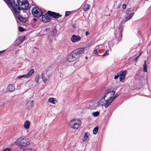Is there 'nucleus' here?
<instances>
[{
	"mask_svg": "<svg viewBox=\"0 0 151 151\" xmlns=\"http://www.w3.org/2000/svg\"><path fill=\"white\" fill-rule=\"evenodd\" d=\"M8 4V5L16 17L19 21L25 22L27 21L26 18L22 17L19 14L20 9L18 7L17 5L15 4L14 0H4Z\"/></svg>",
	"mask_w": 151,
	"mask_h": 151,
	"instance_id": "obj_1",
	"label": "nucleus"
},
{
	"mask_svg": "<svg viewBox=\"0 0 151 151\" xmlns=\"http://www.w3.org/2000/svg\"><path fill=\"white\" fill-rule=\"evenodd\" d=\"M83 48H79L73 51L67 57V60L69 62H72L76 60L84 52Z\"/></svg>",
	"mask_w": 151,
	"mask_h": 151,
	"instance_id": "obj_2",
	"label": "nucleus"
},
{
	"mask_svg": "<svg viewBox=\"0 0 151 151\" xmlns=\"http://www.w3.org/2000/svg\"><path fill=\"white\" fill-rule=\"evenodd\" d=\"M115 93V92L113 91H108L106 93L104 96V98H107L108 99H106L105 101L106 103L105 104V108H107L114 99L113 97L114 96Z\"/></svg>",
	"mask_w": 151,
	"mask_h": 151,
	"instance_id": "obj_3",
	"label": "nucleus"
},
{
	"mask_svg": "<svg viewBox=\"0 0 151 151\" xmlns=\"http://www.w3.org/2000/svg\"><path fill=\"white\" fill-rule=\"evenodd\" d=\"M15 143L18 146L24 147H27L30 144L29 141L24 137H20L17 139Z\"/></svg>",
	"mask_w": 151,
	"mask_h": 151,
	"instance_id": "obj_4",
	"label": "nucleus"
},
{
	"mask_svg": "<svg viewBox=\"0 0 151 151\" xmlns=\"http://www.w3.org/2000/svg\"><path fill=\"white\" fill-rule=\"evenodd\" d=\"M81 122L79 119H75L70 121L69 123V125L73 129H77L80 126Z\"/></svg>",
	"mask_w": 151,
	"mask_h": 151,
	"instance_id": "obj_5",
	"label": "nucleus"
},
{
	"mask_svg": "<svg viewBox=\"0 0 151 151\" xmlns=\"http://www.w3.org/2000/svg\"><path fill=\"white\" fill-rule=\"evenodd\" d=\"M17 1L19 7L17 6L19 9L21 8L22 9L27 10L29 8V4L27 0H18Z\"/></svg>",
	"mask_w": 151,
	"mask_h": 151,
	"instance_id": "obj_6",
	"label": "nucleus"
},
{
	"mask_svg": "<svg viewBox=\"0 0 151 151\" xmlns=\"http://www.w3.org/2000/svg\"><path fill=\"white\" fill-rule=\"evenodd\" d=\"M131 11H132V10L131 8H128L127 9L126 11V14L122 21V23H125L126 21L130 19L132 17L134 13V12L129 13Z\"/></svg>",
	"mask_w": 151,
	"mask_h": 151,
	"instance_id": "obj_7",
	"label": "nucleus"
},
{
	"mask_svg": "<svg viewBox=\"0 0 151 151\" xmlns=\"http://www.w3.org/2000/svg\"><path fill=\"white\" fill-rule=\"evenodd\" d=\"M32 12L34 16L37 17H40L43 13L42 10L40 9L37 7H35L33 8Z\"/></svg>",
	"mask_w": 151,
	"mask_h": 151,
	"instance_id": "obj_8",
	"label": "nucleus"
},
{
	"mask_svg": "<svg viewBox=\"0 0 151 151\" xmlns=\"http://www.w3.org/2000/svg\"><path fill=\"white\" fill-rule=\"evenodd\" d=\"M122 26H119L118 29L116 30L115 32V36L118 40H120L122 38Z\"/></svg>",
	"mask_w": 151,
	"mask_h": 151,
	"instance_id": "obj_9",
	"label": "nucleus"
},
{
	"mask_svg": "<svg viewBox=\"0 0 151 151\" xmlns=\"http://www.w3.org/2000/svg\"><path fill=\"white\" fill-rule=\"evenodd\" d=\"M34 106V101L32 99L29 100L26 103V107L27 109L30 110Z\"/></svg>",
	"mask_w": 151,
	"mask_h": 151,
	"instance_id": "obj_10",
	"label": "nucleus"
},
{
	"mask_svg": "<svg viewBox=\"0 0 151 151\" xmlns=\"http://www.w3.org/2000/svg\"><path fill=\"white\" fill-rule=\"evenodd\" d=\"M81 39V37L78 35L76 36L75 35H73L70 38L71 41L73 43L76 42L80 40Z\"/></svg>",
	"mask_w": 151,
	"mask_h": 151,
	"instance_id": "obj_11",
	"label": "nucleus"
},
{
	"mask_svg": "<svg viewBox=\"0 0 151 151\" xmlns=\"http://www.w3.org/2000/svg\"><path fill=\"white\" fill-rule=\"evenodd\" d=\"M47 14L49 16H51L55 18H58L61 16V15H60L59 13L50 11H48V12Z\"/></svg>",
	"mask_w": 151,
	"mask_h": 151,
	"instance_id": "obj_12",
	"label": "nucleus"
},
{
	"mask_svg": "<svg viewBox=\"0 0 151 151\" xmlns=\"http://www.w3.org/2000/svg\"><path fill=\"white\" fill-rule=\"evenodd\" d=\"M126 73V71H121L119 73V76H120V81L121 82H123L124 81L123 80L124 79Z\"/></svg>",
	"mask_w": 151,
	"mask_h": 151,
	"instance_id": "obj_13",
	"label": "nucleus"
},
{
	"mask_svg": "<svg viewBox=\"0 0 151 151\" xmlns=\"http://www.w3.org/2000/svg\"><path fill=\"white\" fill-rule=\"evenodd\" d=\"M89 105L90 109H95L98 107L96 101L90 102Z\"/></svg>",
	"mask_w": 151,
	"mask_h": 151,
	"instance_id": "obj_14",
	"label": "nucleus"
},
{
	"mask_svg": "<svg viewBox=\"0 0 151 151\" xmlns=\"http://www.w3.org/2000/svg\"><path fill=\"white\" fill-rule=\"evenodd\" d=\"M42 20L43 22H47L50 21V19L49 16L47 14H46L42 16Z\"/></svg>",
	"mask_w": 151,
	"mask_h": 151,
	"instance_id": "obj_15",
	"label": "nucleus"
},
{
	"mask_svg": "<svg viewBox=\"0 0 151 151\" xmlns=\"http://www.w3.org/2000/svg\"><path fill=\"white\" fill-rule=\"evenodd\" d=\"M48 101L53 104H55L58 103V100L57 99L54 98H49Z\"/></svg>",
	"mask_w": 151,
	"mask_h": 151,
	"instance_id": "obj_16",
	"label": "nucleus"
},
{
	"mask_svg": "<svg viewBox=\"0 0 151 151\" xmlns=\"http://www.w3.org/2000/svg\"><path fill=\"white\" fill-rule=\"evenodd\" d=\"M7 88L9 91L13 92L15 89V85L13 84H9Z\"/></svg>",
	"mask_w": 151,
	"mask_h": 151,
	"instance_id": "obj_17",
	"label": "nucleus"
},
{
	"mask_svg": "<svg viewBox=\"0 0 151 151\" xmlns=\"http://www.w3.org/2000/svg\"><path fill=\"white\" fill-rule=\"evenodd\" d=\"M104 100V99L102 98L99 101H96L98 106H101L104 104H105L106 102Z\"/></svg>",
	"mask_w": 151,
	"mask_h": 151,
	"instance_id": "obj_18",
	"label": "nucleus"
},
{
	"mask_svg": "<svg viewBox=\"0 0 151 151\" xmlns=\"http://www.w3.org/2000/svg\"><path fill=\"white\" fill-rule=\"evenodd\" d=\"M31 124V122L28 120L25 121L23 125V127L26 129H29Z\"/></svg>",
	"mask_w": 151,
	"mask_h": 151,
	"instance_id": "obj_19",
	"label": "nucleus"
},
{
	"mask_svg": "<svg viewBox=\"0 0 151 151\" xmlns=\"http://www.w3.org/2000/svg\"><path fill=\"white\" fill-rule=\"evenodd\" d=\"M89 140V138L88 136V132H86L84 134L83 141L84 142H87Z\"/></svg>",
	"mask_w": 151,
	"mask_h": 151,
	"instance_id": "obj_20",
	"label": "nucleus"
},
{
	"mask_svg": "<svg viewBox=\"0 0 151 151\" xmlns=\"http://www.w3.org/2000/svg\"><path fill=\"white\" fill-rule=\"evenodd\" d=\"M34 69H31L28 72L27 74H26L27 78H29L31 77L32 75L34 73Z\"/></svg>",
	"mask_w": 151,
	"mask_h": 151,
	"instance_id": "obj_21",
	"label": "nucleus"
},
{
	"mask_svg": "<svg viewBox=\"0 0 151 151\" xmlns=\"http://www.w3.org/2000/svg\"><path fill=\"white\" fill-rule=\"evenodd\" d=\"M25 38V36H22L17 39V41H19V44L22 43L24 41Z\"/></svg>",
	"mask_w": 151,
	"mask_h": 151,
	"instance_id": "obj_22",
	"label": "nucleus"
},
{
	"mask_svg": "<svg viewBox=\"0 0 151 151\" xmlns=\"http://www.w3.org/2000/svg\"><path fill=\"white\" fill-rule=\"evenodd\" d=\"M40 78V76L38 74H37L36 75L35 81L36 83H37L39 81V80Z\"/></svg>",
	"mask_w": 151,
	"mask_h": 151,
	"instance_id": "obj_23",
	"label": "nucleus"
},
{
	"mask_svg": "<svg viewBox=\"0 0 151 151\" xmlns=\"http://www.w3.org/2000/svg\"><path fill=\"white\" fill-rule=\"evenodd\" d=\"M143 71L144 72H146L147 71V67L146 64V61H144V64L143 65Z\"/></svg>",
	"mask_w": 151,
	"mask_h": 151,
	"instance_id": "obj_24",
	"label": "nucleus"
},
{
	"mask_svg": "<svg viewBox=\"0 0 151 151\" xmlns=\"http://www.w3.org/2000/svg\"><path fill=\"white\" fill-rule=\"evenodd\" d=\"M90 9V6L88 4L85 5L83 8V10L84 11H87Z\"/></svg>",
	"mask_w": 151,
	"mask_h": 151,
	"instance_id": "obj_25",
	"label": "nucleus"
},
{
	"mask_svg": "<svg viewBox=\"0 0 151 151\" xmlns=\"http://www.w3.org/2000/svg\"><path fill=\"white\" fill-rule=\"evenodd\" d=\"M98 127H96L93 129V133L94 134H97L98 132Z\"/></svg>",
	"mask_w": 151,
	"mask_h": 151,
	"instance_id": "obj_26",
	"label": "nucleus"
},
{
	"mask_svg": "<svg viewBox=\"0 0 151 151\" xmlns=\"http://www.w3.org/2000/svg\"><path fill=\"white\" fill-rule=\"evenodd\" d=\"M17 78L19 79H21V78H25L28 79V78H27V76H26V75H21V76H19L17 77Z\"/></svg>",
	"mask_w": 151,
	"mask_h": 151,
	"instance_id": "obj_27",
	"label": "nucleus"
},
{
	"mask_svg": "<svg viewBox=\"0 0 151 151\" xmlns=\"http://www.w3.org/2000/svg\"><path fill=\"white\" fill-rule=\"evenodd\" d=\"M99 113L98 111H96L92 113L93 115L94 116H97L99 115Z\"/></svg>",
	"mask_w": 151,
	"mask_h": 151,
	"instance_id": "obj_28",
	"label": "nucleus"
},
{
	"mask_svg": "<svg viewBox=\"0 0 151 151\" xmlns=\"http://www.w3.org/2000/svg\"><path fill=\"white\" fill-rule=\"evenodd\" d=\"M41 77H42V79L43 81L44 82H45L47 81V79H46V78H45V77H44V74L43 73H42L41 75Z\"/></svg>",
	"mask_w": 151,
	"mask_h": 151,
	"instance_id": "obj_29",
	"label": "nucleus"
},
{
	"mask_svg": "<svg viewBox=\"0 0 151 151\" xmlns=\"http://www.w3.org/2000/svg\"><path fill=\"white\" fill-rule=\"evenodd\" d=\"M98 49V48L96 49L95 50H94V51H93V53L95 55H98V56H100V55H98V54L97 52V50Z\"/></svg>",
	"mask_w": 151,
	"mask_h": 151,
	"instance_id": "obj_30",
	"label": "nucleus"
},
{
	"mask_svg": "<svg viewBox=\"0 0 151 151\" xmlns=\"http://www.w3.org/2000/svg\"><path fill=\"white\" fill-rule=\"evenodd\" d=\"M109 52V50H106V51L103 54L102 56V57H104L106 55H109V53H108Z\"/></svg>",
	"mask_w": 151,
	"mask_h": 151,
	"instance_id": "obj_31",
	"label": "nucleus"
},
{
	"mask_svg": "<svg viewBox=\"0 0 151 151\" xmlns=\"http://www.w3.org/2000/svg\"><path fill=\"white\" fill-rule=\"evenodd\" d=\"M57 31L56 29H54L53 30V35H55L57 33Z\"/></svg>",
	"mask_w": 151,
	"mask_h": 151,
	"instance_id": "obj_32",
	"label": "nucleus"
},
{
	"mask_svg": "<svg viewBox=\"0 0 151 151\" xmlns=\"http://www.w3.org/2000/svg\"><path fill=\"white\" fill-rule=\"evenodd\" d=\"M19 30L20 32H23L24 29L21 27H19Z\"/></svg>",
	"mask_w": 151,
	"mask_h": 151,
	"instance_id": "obj_33",
	"label": "nucleus"
},
{
	"mask_svg": "<svg viewBox=\"0 0 151 151\" xmlns=\"http://www.w3.org/2000/svg\"><path fill=\"white\" fill-rule=\"evenodd\" d=\"M2 151H11V149L9 148H6L4 149Z\"/></svg>",
	"mask_w": 151,
	"mask_h": 151,
	"instance_id": "obj_34",
	"label": "nucleus"
},
{
	"mask_svg": "<svg viewBox=\"0 0 151 151\" xmlns=\"http://www.w3.org/2000/svg\"><path fill=\"white\" fill-rule=\"evenodd\" d=\"M119 76V73H118L116 75H115L114 76V79H117L118 78Z\"/></svg>",
	"mask_w": 151,
	"mask_h": 151,
	"instance_id": "obj_35",
	"label": "nucleus"
},
{
	"mask_svg": "<svg viewBox=\"0 0 151 151\" xmlns=\"http://www.w3.org/2000/svg\"><path fill=\"white\" fill-rule=\"evenodd\" d=\"M50 28L49 27L45 28L43 29V31L44 32H47L50 30Z\"/></svg>",
	"mask_w": 151,
	"mask_h": 151,
	"instance_id": "obj_36",
	"label": "nucleus"
},
{
	"mask_svg": "<svg viewBox=\"0 0 151 151\" xmlns=\"http://www.w3.org/2000/svg\"><path fill=\"white\" fill-rule=\"evenodd\" d=\"M70 13V12H66L65 14V16H68Z\"/></svg>",
	"mask_w": 151,
	"mask_h": 151,
	"instance_id": "obj_37",
	"label": "nucleus"
},
{
	"mask_svg": "<svg viewBox=\"0 0 151 151\" xmlns=\"http://www.w3.org/2000/svg\"><path fill=\"white\" fill-rule=\"evenodd\" d=\"M4 105V103L3 102H0V107L3 106Z\"/></svg>",
	"mask_w": 151,
	"mask_h": 151,
	"instance_id": "obj_38",
	"label": "nucleus"
},
{
	"mask_svg": "<svg viewBox=\"0 0 151 151\" xmlns=\"http://www.w3.org/2000/svg\"><path fill=\"white\" fill-rule=\"evenodd\" d=\"M102 47V45H97L96 46V48L97 49V48H98V49L99 48H101Z\"/></svg>",
	"mask_w": 151,
	"mask_h": 151,
	"instance_id": "obj_39",
	"label": "nucleus"
},
{
	"mask_svg": "<svg viewBox=\"0 0 151 151\" xmlns=\"http://www.w3.org/2000/svg\"><path fill=\"white\" fill-rule=\"evenodd\" d=\"M19 41H17V39L15 41V43L17 45H19L20 44H18V43H19Z\"/></svg>",
	"mask_w": 151,
	"mask_h": 151,
	"instance_id": "obj_40",
	"label": "nucleus"
},
{
	"mask_svg": "<svg viewBox=\"0 0 151 151\" xmlns=\"http://www.w3.org/2000/svg\"><path fill=\"white\" fill-rule=\"evenodd\" d=\"M122 8L124 9H125L126 8V5L125 4H124L122 5Z\"/></svg>",
	"mask_w": 151,
	"mask_h": 151,
	"instance_id": "obj_41",
	"label": "nucleus"
},
{
	"mask_svg": "<svg viewBox=\"0 0 151 151\" xmlns=\"http://www.w3.org/2000/svg\"><path fill=\"white\" fill-rule=\"evenodd\" d=\"M89 35V32H88V31H86L85 32V35L86 36H87V35Z\"/></svg>",
	"mask_w": 151,
	"mask_h": 151,
	"instance_id": "obj_42",
	"label": "nucleus"
},
{
	"mask_svg": "<svg viewBox=\"0 0 151 151\" xmlns=\"http://www.w3.org/2000/svg\"><path fill=\"white\" fill-rule=\"evenodd\" d=\"M27 150L28 151H34V150H32V149H27Z\"/></svg>",
	"mask_w": 151,
	"mask_h": 151,
	"instance_id": "obj_43",
	"label": "nucleus"
},
{
	"mask_svg": "<svg viewBox=\"0 0 151 151\" xmlns=\"http://www.w3.org/2000/svg\"><path fill=\"white\" fill-rule=\"evenodd\" d=\"M4 50L1 51H0V54H1V53H3L4 52Z\"/></svg>",
	"mask_w": 151,
	"mask_h": 151,
	"instance_id": "obj_44",
	"label": "nucleus"
},
{
	"mask_svg": "<svg viewBox=\"0 0 151 151\" xmlns=\"http://www.w3.org/2000/svg\"><path fill=\"white\" fill-rule=\"evenodd\" d=\"M117 96V94H116L115 96H114L113 97V98H114V99H115V98H116Z\"/></svg>",
	"mask_w": 151,
	"mask_h": 151,
	"instance_id": "obj_45",
	"label": "nucleus"
},
{
	"mask_svg": "<svg viewBox=\"0 0 151 151\" xmlns=\"http://www.w3.org/2000/svg\"><path fill=\"white\" fill-rule=\"evenodd\" d=\"M139 56H137V57L135 59H136V60H137V59L138 58H139Z\"/></svg>",
	"mask_w": 151,
	"mask_h": 151,
	"instance_id": "obj_46",
	"label": "nucleus"
},
{
	"mask_svg": "<svg viewBox=\"0 0 151 151\" xmlns=\"http://www.w3.org/2000/svg\"><path fill=\"white\" fill-rule=\"evenodd\" d=\"M92 45H89V47H90Z\"/></svg>",
	"mask_w": 151,
	"mask_h": 151,
	"instance_id": "obj_47",
	"label": "nucleus"
},
{
	"mask_svg": "<svg viewBox=\"0 0 151 151\" xmlns=\"http://www.w3.org/2000/svg\"><path fill=\"white\" fill-rule=\"evenodd\" d=\"M141 52H140V53H139V56H138L139 57V56L140 55H141Z\"/></svg>",
	"mask_w": 151,
	"mask_h": 151,
	"instance_id": "obj_48",
	"label": "nucleus"
},
{
	"mask_svg": "<svg viewBox=\"0 0 151 151\" xmlns=\"http://www.w3.org/2000/svg\"><path fill=\"white\" fill-rule=\"evenodd\" d=\"M85 58H86V59H88V58H87V56H86V57H85Z\"/></svg>",
	"mask_w": 151,
	"mask_h": 151,
	"instance_id": "obj_49",
	"label": "nucleus"
},
{
	"mask_svg": "<svg viewBox=\"0 0 151 151\" xmlns=\"http://www.w3.org/2000/svg\"><path fill=\"white\" fill-rule=\"evenodd\" d=\"M50 42H51L52 41L50 40Z\"/></svg>",
	"mask_w": 151,
	"mask_h": 151,
	"instance_id": "obj_50",
	"label": "nucleus"
}]
</instances>
